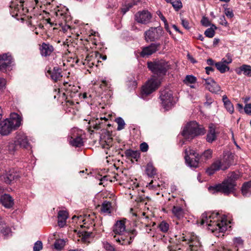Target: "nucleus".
<instances>
[{
	"label": "nucleus",
	"instance_id": "obj_36",
	"mask_svg": "<svg viewBox=\"0 0 251 251\" xmlns=\"http://www.w3.org/2000/svg\"><path fill=\"white\" fill-rule=\"evenodd\" d=\"M63 85L64 86V89L66 90V91L68 92H73L75 94L76 92H77V90L76 87L74 85H72L71 84H69L68 82H64L63 83Z\"/></svg>",
	"mask_w": 251,
	"mask_h": 251
},
{
	"label": "nucleus",
	"instance_id": "obj_28",
	"mask_svg": "<svg viewBox=\"0 0 251 251\" xmlns=\"http://www.w3.org/2000/svg\"><path fill=\"white\" fill-rule=\"evenodd\" d=\"M223 101L224 104V106L226 108V110L229 112L230 114H232L234 112L233 105L231 102L229 100L226 95L223 96L222 99Z\"/></svg>",
	"mask_w": 251,
	"mask_h": 251
},
{
	"label": "nucleus",
	"instance_id": "obj_14",
	"mask_svg": "<svg viewBox=\"0 0 251 251\" xmlns=\"http://www.w3.org/2000/svg\"><path fill=\"white\" fill-rule=\"evenodd\" d=\"M135 17L137 22L146 24L150 22L151 15L149 11L143 10L137 13L135 15Z\"/></svg>",
	"mask_w": 251,
	"mask_h": 251
},
{
	"label": "nucleus",
	"instance_id": "obj_59",
	"mask_svg": "<svg viewBox=\"0 0 251 251\" xmlns=\"http://www.w3.org/2000/svg\"><path fill=\"white\" fill-rule=\"evenodd\" d=\"M6 81L3 78H0V91L4 87Z\"/></svg>",
	"mask_w": 251,
	"mask_h": 251
},
{
	"label": "nucleus",
	"instance_id": "obj_9",
	"mask_svg": "<svg viewBox=\"0 0 251 251\" xmlns=\"http://www.w3.org/2000/svg\"><path fill=\"white\" fill-rule=\"evenodd\" d=\"M159 98L163 106L166 109L171 108L174 104L173 92L169 89H166L161 91Z\"/></svg>",
	"mask_w": 251,
	"mask_h": 251
},
{
	"label": "nucleus",
	"instance_id": "obj_31",
	"mask_svg": "<svg viewBox=\"0 0 251 251\" xmlns=\"http://www.w3.org/2000/svg\"><path fill=\"white\" fill-rule=\"evenodd\" d=\"M212 151L211 149L205 150L201 155L199 156V161L201 162H206L207 160L211 158L212 156Z\"/></svg>",
	"mask_w": 251,
	"mask_h": 251
},
{
	"label": "nucleus",
	"instance_id": "obj_37",
	"mask_svg": "<svg viewBox=\"0 0 251 251\" xmlns=\"http://www.w3.org/2000/svg\"><path fill=\"white\" fill-rule=\"evenodd\" d=\"M239 178V175L234 172H232L229 174L227 177L226 179V180L230 182H233V183H236V181Z\"/></svg>",
	"mask_w": 251,
	"mask_h": 251
},
{
	"label": "nucleus",
	"instance_id": "obj_55",
	"mask_svg": "<svg viewBox=\"0 0 251 251\" xmlns=\"http://www.w3.org/2000/svg\"><path fill=\"white\" fill-rule=\"evenodd\" d=\"M225 14L230 18H232L234 16L232 11L230 10L229 8L226 9Z\"/></svg>",
	"mask_w": 251,
	"mask_h": 251
},
{
	"label": "nucleus",
	"instance_id": "obj_32",
	"mask_svg": "<svg viewBox=\"0 0 251 251\" xmlns=\"http://www.w3.org/2000/svg\"><path fill=\"white\" fill-rule=\"evenodd\" d=\"M125 153L126 157L130 158L131 159L133 158L135 159L136 161L140 156V153L139 151H133L130 149L126 150L125 151Z\"/></svg>",
	"mask_w": 251,
	"mask_h": 251
},
{
	"label": "nucleus",
	"instance_id": "obj_25",
	"mask_svg": "<svg viewBox=\"0 0 251 251\" xmlns=\"http://www.w3.org/2000/svg\"><path fill=\"white\" fill-rule=\"evenodd\" d=\"M235 71L239 75L243 73L245 75L251 76V66L250 65L244 64L236 69Z\"/></svg>",
	"mask_w": 251,
	"mask_h": 251
},
{
	"label": "nucleus",
	"instance_id": "obj_35",
	"mask_svg": "<svg viewBox=\"0 0 251 251\" xmlns=\"http://www.w3.org/2000/svg\"><path fill=\"white\" fill-rule=\"evenodd\" d=\"M18 147L15 140L13 142L9 143L7 146V150L10 153L13 154L18 150Z\"/></svg>",
	"mask_w": 251,
	"mask_h": 251
},
{
	"label": "nucleus",
	"instance_id": "obj_8",
	"mask_svg": "<svg viewBox=\"0 0 251 251\" xmlns=\"http://www.w3.org/2000/svg\"><path fill=\"white\" fill-rule=\"evenodd\" d=\"M163 34V29L160 26L151 27L145 33V40L147 42H154L159 40Z\"/></svg>",
	"mask_w": 251,
	"mask_h": 251
},
{
	"label": "nucleus",
	"instance_id": "obj_23",
	"mask_svg": "<svg viewBox=\"0 0 251 251\" xmlns=\"http://www.w3.org/2000/svg\"><path fill=\"white\" fill-rule=\"evenodd\" d=\"M47 73L50 75L51 78L56 82L62 77L61 70L58 67H54L52 71L48 70Z\"/></svg>",
	"mask_w": 251,
	"mask_h": 251
},
{
	"label": "nucleus",
	"instance_id": "obj_22",
	"mask_svg": "<svg viewBox=\"0 0 251 251\" xmlns=\"http://www.w3.org/2000/svg\"><path fill=\"white\" fill-rule=\"evenodd\" d=\"M217 139V135L215 132V126L211 124L209 126V129L206 135V140L208 143H212Z\"/></svg>",
	"mask_w": 251,
	"mask_h": 251
},
{
	"label": "nucleus",
	"instance_id": "obj_41",
	"mask_svg": "<svg viewBox=\"0 0 251 251\" xmlns=\"http://www.w3.org/2000/svg\"><path fill=\"white\" fill-rule=\"evenodd\" d=\"M78 234L79 237H81V240L83 242H86L88 238L90 236L92 232L86 231H79Z\"/></svg>",
	"mask_w": 251,
	"mask_h": 251
},
{
	"label": "nucleus",
	"instance_id": "obj_7",
	"mask_svg": "<svg viewBox=\"0 0 251 251\" xmlns=\"http://www.w3.org/2000/svg\"><path fill=\"white\" fill-rule=\"evenodd\" d=\"M161 78L153 76L143 86L142 93L148 95L155 91L160 85Z\"/></svg>",
	"mask_w": 251,
	"mask_h": 251
},
{
	"label": "nucleus",
	"instance_id": "obj_13",
	"mask_svg": "<svg viewBox=\"0 0 251 251\" xmlns=\"http://www.w3.org/2000/svg\"><path fill=\"white\" fill-rule=\"evenodd\" d=\"M19 177V174L14 169H11L1 174L0 176V179L7 184H10L12 181L17 179Z\"/></svg>",
	"mask_w": 251,
	"mask_h": 251
},
{
	"label": "nucleus",
	"instance_id": "obj_40",
	"mask_svg": "<svg viewBox=\"0 0 251 251\" xmlns=\"http://www.w3.org/2000/svg\"><path fill=\"white\" fill-rule=\"evenodd\" d=\"M112 138L108 137L107 140L101 141V145L102 147L104 149L110 148L112 145Z\"/></svg>",
	"mask_w": 251,
	"mask_h": 251
},
{
	"label": "nucleus",
	"instance_id": "obj_3",
	"mask_svg": "<svg viewBox=\"0 0 251 251\" xmlns=\"http://www.w3.org/2000/svg\"><path fill=\"white\" fill-rule=\"evenodd\" d=\"M234 155L231 152L226 153L223 157L222 161H216L206 170V173L208 175H212L215 171L220 169L223 170H226L231 165L234 164Z\"/></svg>",
	"mask_w": 251,
	"mask_h": 251
},
{
	"label": "nucleus",
	"instance_id": "obj_45",
	"mask_svg": "<svg viewBox=\"0 0 251 251\" xmlns=\"http://www.w3.org/2000/svg\"><path fill=\"white\" fill-rule=\"evenodd\" d=\"M170 1L174 8L177 10L180 9L182 6V3L179 0H170Z\"/></svg>",
	"mask_w": 251,
	"mask_h": 251
},
{
	"label": "nucleus",
	"instance_id": "obj_26",
	"mask_svg": "<svg viewBox=\"0 0 251 251\" xmlns=\"http://www.w3.org/2000/svg\"><path fill=\"white\" fill-rule=\"evenodd\" d=\"M241 192L244 197H249L251 195V180L243 184Z\"/></svg>",
	"mask_w": 251,
	"mask_h": 251
},
{
	"label": "nucleus",
	"instance_id": "obj_21",
	"mask_svg": "<svg viewBox=\"0 0 251 251\" xmlns=\"http://www.w3.org/2000/svg\"><path fill=\"white\" fill-rule=\"evenodd\" d=\"M126 231L125 222L124 220L118 221L113 227L112 235H118Z\"/></svg>",
	"mask_w": 251,
	"mask_h": 251
},
{
	"label": "nucleus",
	"instance_id": "obj_33",
	"mask_svg": "<svg viewBox=\"0 0 251 251\" xmlns=\"http://www.w3.org/2000/svg\"><path fill=\"white\" fill-rule=\"evenodd\" d=\"M146 172L148 176L151 177L156 175V170L151 163H149L147 165Z\"/></svg>",
	"mask_w": 251,
	"mask_h": 251
},
{
	"label": "nucleus",
	"instance_id": "obj_63",
	"mask_svg": "<svg viewBox=\"0 0 251 251\" xmlns=\"http://www.w3.org/2000/svg\"><path fill=\"white\" fill-rule=\"evenodd\" d=\"M158 15L161 20L164 22V23H166L167 22L165 17L160 12L159 14H158Z\"/></svg>",
	"mask_w": 251,
	"mask_h": 251
},
{
	"label": "nucleus",
	"instance_id": "obj_19",
	"mask_svg": "<svg viewBox=\"0 0 251 251\" xmlns=\"http://www.w3.org/2000/svg\"><path fill=\"white\" fill-rule=\"evenodd\" d=\"M12 61V57L8 53L0 55V70L4 71L9 66Z\"/></svg>",
	"mask_w": 251,
	"mask_h": 251
},
{
	"label": "nucleus",
	"instance_id": "obj_16",
	"mask_svg": "<svg viewBox=\"0 0 251 251\" xmlns=\"http://www.w3.org/2000/svg\"><path fill=\"white\" fill-rule=\"evenodd\" d=\"M204 82L205 88L212 93H218L220 91V86L212 78H209L204 79L203 83Z\"/></svg>",
	"mask_w": 251,
	"mask_h": 251
},
{
	"label": "nucleus",
	"instance_id": "obj_24",
	"mask_svg": "<svg viewBox=\"0 0 251 251\" xmlns=\"http://www.w3.org/2000/svg\"><path fill=\"white\" fill-rule=\"evenodd\" d=\"M68 217V213L66 211L60 210L58 213V224L62 227L66 224V220Z\"/></svg>",
	"mask_w": 251,
	"mask_h": 251
},
{
	"label": "nucleus",
	"instance_id": "obj_34",
	"mask_svg": "<svg viewBox=\"0 0 251 251\" xmlns=\"http://www.w3.org/2000/svg\"><path fill=\"white\" fill-rule=\"evenodd\" d=\"M215 66L217 68V70L221 73H224L229 70V67L226 64L220 63V62L215 63Z\"/></svg>",
	"mask_w": 251,
	"mask_h": 251
},
{
	"label": "nucleus",
	"instance_id": "obj_12",
	"mask_svg": "<svg viewBox=\"0 0 251 251\" xmlns=\"http://www.w3.org/2000/svg\"><path fill=\"white\" fill-rule=\"evenodd\" d=\"M15 140L19 148L26 150L31 149L28 137L25 133L19 132L15 137Z\"/></svg>",
	"mask_w": 251,
	"mask_h": 251
},
{
	"label": "nucleus",
	"instance_id": "obj_30",
	"mask_svg": "<svg viewBox=\"0 0 251 251\" xmlns=\"http://www.w3.org/2000/svg\"><path fill=\"white\" fill-rule=\"evenodd\" d=\"M70 144L74 147H79L83 146V142L80 136L72 137L70 139Z\"/></svg>",
	"mask_w": 251,
	"mask_h": 251
},
{
	"label": "nucleus",
	"instance_id": "obj_57",
	"mask_svg": "<svg viewBox=\"0 0 251 251\" xmlns=\"http://www.w3.org/2000/svg\"><path fill=\"white\" fill-rule=\"evenodd\" d=\"M220 24L221 25H225V26H227V25L228 23H227V21L226 20L225 17L224 16H222L220 18Z\"/></svg>",
	"mask_w": 251,
	"mask_h": 251
},
{
	"label": "nucleus",
	"instance_id": "obj_46",
	"mask_svg": "<svg viewBox=\"0 0 251 251\" xmlns=\"http://www.w3.org/2000/svg\"><path fill=\"white\" fill-rule=\"evenodd\" d=\"M215 33V30L212 27L207 28L204 32L205 35L209 38H212L214 36Z\"/></svg>",
	"mask_w": 251,
	"mask_h": 251
},
{
	"label": "nucleus",
	"instance_id": "obj_29",
	"mask_svg": "<svg viewBox=\"0 0 251 251\" xmlns=\"http://www.w3.org/2000/svg\"><path fill=\"white\" fill-rule=\"evenodd\" d=\"M172 211L174 216L177 219H181L184 216V210L179 206H174Z\"/></svg>",
	"mask_w": 251,
	"mask_h": 251
},
{
	"label": "nucleus",
	"instance_id": "obj_64",
	"mask_svg": "<svg viewBox=\"0 0 251 251\" xmlns=\"http://www.w3.org/2000/svg\"><path fill=\"white\" fill-rule=\"evenodd\" d=\"M207 63L209 65L212 66L214 64V61L211 58H209L207 60Z\"/></svg>",
	"mask_w": 251,
	"mask_h": 251
},
{
	"label": "nucleus",
	"instance_id": "obj_17",
	"mask_svg": "<svg viewBox=\"0 0 251 251\" xmlns=\"http://www.w3.org/2000/svg\"><path fill=\"white\" fill-rule=\"evenodd\" d=\"M129 232L126 230L125 232L121 233L118 235H114V240L122 245H127L131 244V241H129L128 234Z\"/></svg>",
	"mask_w": 251,
	"mask_h": 251
},
{
	"label": "nucleus",
	"instance_id": "obj_10",
	"mask_svg": "<svg viewBox=\"0 0 251 251\" xmlns=\"http://www.w3.org/2000/svg\"><path fill=\"white\" fill-rule=\"evenodd\" d=\"M185 153L184 158L187 165L191 167H197L199 161V156L195 151L191 148L187 149L185 150Z\"/></svg>",
	"mask_w": 251,
	"mask_h": 251
},
{
	"label": "nucleus",
	"instance_id": "obj_39",
	"mask_svg": "<svg viewBox=\"0 0 251 251\" xmlns=\"http://www.w3.org/2000/svg\"><path fill=\"white\" fill-rule=\"evenodd\" d=\"M65 245V241L63 239H57L55 241L54 246V248L58 250H61Z\"/></svg>",
	"mask_w": 251,
	"mask_h": 251
},
{
	"label": "nucleus",
	"instance_id": "obj_2",
	"mask_svg": "<svg viewBox=\"0 0 251 251\" xmlns=\"http://www.w3.org/2000/svg\"><path fill=\"white\" fill-rule=\"evenodd\" d=\"M205 133V130L201 126L196 122L191 121L184 127L181 134L185 139L190 141Z\"/></svg>",
	"mask_w": 251,
	"mask_h": 251
},
{
	"label": "nucleus",
	"instance_id": "obj_4",
	"mask_svg": "<svg viewBox=\"0 0 251 251\" xmlns=\"http://www.w3.org/2000/svg\"><path fill=\"white\" fill-rule=\"evenodd\" d=\"M148 68L157 78H161L165 76L170 69V65L166 61L155 59L147 62Z\"/></svg>",
	"mask_w": 251,
	"mask_h": 251
},
{
	"label": "nucleus",
	"instance_id": "obj_11",
	"mask_svg": "<svg viewBox=\"0 0 251 251\" xmlns=\"http://www.w3.org/2000/svg\"><path fill=\"white\" fill-rule=\"evenodd\" d=\"M160 43H151L149 46L142 48V50L139 54L141 57H148L152 54L155 53L160 48Z\"/></svg>",
	"mask_w": 251,
	"mask_h": 251
},
{
	"label": "nucleus",
	"instance_id": "obj_49",
	"mask_svg": "<svg viewBox=\"0 0 251 251\" xmlns=\"http://www.w3.org/2000/svg\"><path fill=\"white\" fill-rule=\"evenodd\" d=\"M128 232L129 233L128 234L129 241H130L131 243L134 237L137 235V231L135 229H133L128 231Z\"/></svg>",
	"mask_w": 251,
	"mask_h": 251
},
{
	"label": "nucleus",
	"instance_id": "obj_42",
	"mask_svg": "<svg viewBox=\"0 0 251 251\" xmlns=\"http://www.w3.org/2000/svg\"><path fill=\"white\" fill-rule=\"evenodd\" d=\"M233 241L236 247L242 248L243 247L244 240L241 237H235L233 239Z\"/></svg>",
	"mask_w": 251,
	"mask_h": 251
},
{
	"label": "nucleus",
	"instance_id": "obj_58",
	"mask_svg": "<svg viewBox=\"0 0 251 251\" xmlns=\"http://www.w3.org/2000/svg\"><path fill=\"white\" fill-rule=\"evenodd\" d=\"M168 251H180V249H178V250H176V246L174 245H169L168 246Z\"/></svg>",
	"mask_w": 251,
	"mask_h": 251
},
{
	"label": "nucleus",
	"instance_id": "obj_43",
	"mask_svg": "<svg viewBox=\"0 0 251 251\" xmlns=\"http://www.w3.org/2000/svg\"><path fill=\"white\" fill-rule=\"evenodd\" d=\"M115 122L118 124V127H117V130H121L124 128L125 123L124 121V120L121 118L118 117L115 119Z\"/></svg>",
	"mask_w": 251,
	"mask_h": 251
},
{
	"label": "nucleus",
	"instance_id": "obj_18",
	"mask_svg": "<svg viewBox=\"0 0 251 251\" xmlns=\"http://www.w3.org/2000/svg\"><path fill=\"white\" fill-rule=\"evenodd\" d=\"M210 216L207 217L206 214H203L202 215V219L201 221V224L203 225L204 224H206L208 226H215L216 227L215 228L216 230H219L220 231L222 232L225 228V227H223L221 226L222 223H217L214 222H212L211 220L210 219Z\"/></svg>",
	"mask_w": 251,
	"mask_h": 251
},
{
	"label": "nucleus",
	"instance_id": "obj_5",
	"mask_svg": "<svg viewBox=\"0 0 251 251\" xmlns=\"http://www.w3.org/2000/svg\"><path fill=\"white\" fill-rule=\"evenodd\" d=\"M236 183L230 182L225 179L222 183L215 185L213 186H210L208 188L209 190L213 191V193L215 192H221L226 195L233 193L235 190Z\"/></svg>",
	"mask_w": 251,
	"mask_h": 251
},
{
	"label": "nucleus",
	"instance_id": "obj_56",
	"mask_svg": "<svg viewBox=\"0 0 251 251\" xmlns=\"http://www.w3.org/2000/svg\"><path fill=\"white\" fill-rule=\"evenodd\" d=\"M181 24L183 25V26L187 29H189L190 28V27L189 26V22L184 19L181 20Z\"/></svg>",
	"mask_w": 251,
	"mask_h": 251
},
{
	"label": "nucleus",
	"instance_id": "obj_20",
	"mask_svg": "<svg viewBox=\"0 0 251 251\" xmlns=\"http://www.w3.org/2000/svg\"><path fill=\"white\" fill-rule=\"evenodd\" d=\"M0 203L6 208H10L14 205V200L9 194H4L0 196Z\"/></svg>",
	"mask_w": 251,
	"mask_h": 251
},
{
	"label": "nucleus",
	"instance_id": "obj_54",
	"mask_svg": "<svg viewBox=\"0 0 251 251\" xmlns=\"http://www.w3.org/2000/svg\"><path fill=\"white\" fill-rule=\"evenodd\" d=\"M25 2L26 3V4H27L28 1L27 0L26 1H24L20 0L19 1V4H18V3L16 4L17 6L15 7V9H17V10H19L20 9H22V10H24V3Z\"/></svg>",
	"mask_w": 251,
	"mask_h": 251
},
{
	"label": "nucleus",
	"instance_id": "obj_1",
	"mask_svg": "<svg viewBox=\"0 0 251 251\" xmlns=\"http://www.w3.org/2000/svg\"><path fill=\"white\" fill-rule=\"evenodd\" d=\"M22 118L17 113L11 114L9 119H7L0 123V133L2 135H7L13 130L16 129L21 124Z\"/></svg>",
	"mask_w": 251,
	"mask_h": 251
},
{
	"label": "nucleus",
	"instance_id": "obj_52",
	"mask_svg": "<svg viewBox=\"0 0 251 251\" xmlns=\"http://www.w3.org/2000/svg\"><path fill=\"white\" fill-rule=\"evenodd\" d=\"M140 148L142 151L146 152L149 149V146L146 143L143 142L141 144Z\"/></svg>",
	"mask_w": 251,
	"mask_h": 251
},
{
	"label": "nucleus",
	"instance_id": "obj_6",
	"mask_svg": "<svg viewBox=\"0 0 251 251\" xmlns=\"http://www.w3.org/2000/svg\"><path fill=\"white\" fill-rule=\"evenodd\" d=\"M178 240L181 241H188L189 245V251H202V246L198 237L192 234L185 235L182 233L180 235Z\"/></svg>",
	"mask_w": 251,
	"mask_h": 251
},
{
	"label": "nucleus",
	"instance_id": "obj_47",
	"mask_svg": "<svg viewBox=\"0 0 251 251\" xmlns=\"http://www.w3.org/2000/svg\"><path fill=\"white\" fill-rule=\"evenodd\" d=\"M196 81V78L193 75H187L184 80L186 84L187 83H194Z\"/></svg>",
	"mask_w": 251,
	"mask_h": 251
},
{
	"label": "nucleus",
	"instance_id": "obj_60",
	"mask_svg": "<svg viewBox=\"0 0 251 251\" xmlns=\"http://www.w3.org/2000/svg\"><path fill=\"white\" fill-rule=\"evenodd\" d=\"M205 69L207 75H209L210 72H213L214 71V69L211 67H206Z\"/></svg>",
	"mask_w": 251,
	"mask_h": 251
},
{
	"label": "nucleus",
	"instance_id": "obj_50",
	"mask_svg": "<svg viewBox=\"0 0 251 251\" xmlns=\"http://www.w3.org/2000/svg\"><path fill=\"white\" fill-rule=\"evenodd\" d=\"M105 249L107 251H115V248L114 246L109 243H106L104 245Z\"/></svg>",
	"mask_w": 251,
	"mask_h": 251
},
{
	"label": "nucleus",
	"instance_id": "obj_44",
	"mask_svg": "<svg viewBox=\"0 0 251 251\" xmlns=\"http://www.w3.org/2000/svg\"><path fill=\"white\" fill-rule=\"evenodd\" d=\"M160 230L163 232H166L168 231L169 227V225L168 223L164 221H162L160 223L158 226Z\"/></svg>",
	"mask_w": 251,
	"mask_h": 251
},
{
	"label": "nucleus",
	"instance_id": "obj_53",
	"mask_svg": "<svg viewBox=\"0 0 251 251\" xmlns=\"http://www.w3.org/2000/svg\"><path fill=\"white\" fill-rule=\"evenodd\" d=\"M244 110L246 114L251 115V103L246 104L244 107Z\"/></svg>",
	"mask_w": 251,
	"mask_h": 251
},
{
	"label": "nucleus",
	"instance_id": "obj_61",
	"mask_svg": "<svg viewBox=\"0 0 251 251\" xmlns=\"http://www.w3.org/2000/svg\"><path fill=\"white\" fill-rule=\"evenodd\" d=\"M102 83L101 85H100V87L102 88V87L103 86H105L107 88H109L110 86H109V84H108V82L105 80H102Z\"/></svg>",
	"mask_w": 251,
	"mask_h": 251
},
{
	"label": "nucleus",
	"instance_id": "obj_27",
	"mask_svg": "<svg viewBox=\"0 0 251 251\" xmlns=\"http://www.w3.org/2000/svg\"><path fill=\"white\" fill-rule=\"evenodd\" d=\"M140 1V0H126L124 7L122 11L125 14L129 9L135 5H137Z\"/></svg>",
	"mask_w": 251,
	"mask_h": 251
},
{
	"label": "nucleus",
	"instance_id": "obj_62",
	"mask_svg": "<svg viewBox=\"0 0 251 251\" xmlns=\"http://www.w3.org/2000/svg\"><path fill=\"white\" fill-rule=\"evenodd\" d=\"M226 60L227 61H226V63L227 64H230L232 62V58H231V57L230 56V55L228 54H227L226 55Z\"/></svg>",
	"mask_w": 251,
	"mask_h": 251
},
{
	"label": "nucleus",
	"instance_id": "obj_15",
	"mask_svg": "<svg viewBox=\"0 0 251 251\" xmlns=\"http://www.w3.org/2000/svg\"><path fill=\"white\" fill-rule=\"evenodd\" d=\"M39 50L42 56L47 57L50 56L53 52L54 48L49 43L43 42L39 45Z\"/></svg>",
	"mask_w": 251,
	"mask_h": 251
},
{
	"label": "nucleus",
	"instance_id": "obj_38",
	"mask_svg": "<svg viewBox=\"0 0 251 251\" xmlns=\"http://www.w3.org/2000/svg\"><path fill=\"white\" fill-rule=\"evenodd\" d=\"M111 207V203L109 202H104L101 207V211L103 213H110V207Z\"/></svg>",
	"mask_w": 251,
	"mask_h": 251
},
{
	"label": "nucleus",
	"instance_id": "obj_48",
	"mask_svg": "<svg viewBox=\"0 0 251 251\" xmlns=\"http://www.w3.org/2000/svg\"><path fill=\"white\" fill-rule=\"evenodd\" d=\"M43 248V244L41 241H37L34 244L33 247V251H40Z\"/></svg>",
	"mask_w": 251,
	"mask_h": 251
},
{
	"label": "nucleus",
	"instance_id": "obj_51",
	"mask_svg": "<svg viewBox=\"0 0 251 251\" xmlns=\"http://www.w3.org/2000/svg\"><path fill=\"white\" fill-rule=\"evenodd\" d=\"M202 25L207 27L210 25V22L207 17H203L201 21Z\"/></svg>",
	"mask_w": 251,
	"mask_h": 251
}]
</instances>
